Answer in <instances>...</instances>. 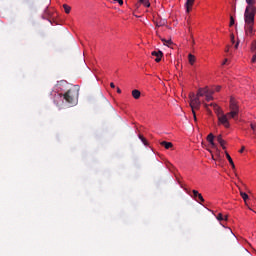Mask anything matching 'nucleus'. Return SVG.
<instances>
[{
    "label": "nucleus",
    "mask_w": 256,
    "mask_h": 256,
    "mask_svg": "<svg viewBox=\"0 0 256 256\" xmlns=\"http://www.w3.org/2000/svg\"><path fill=\"white\" fill-rule=\"evenodd\" d=\"M138 137L142 141L143 145H145L146 147H147V145H149V142H147V139H145V137H143V135L139 134Z\"/></svg>",
    "instance_id": "nucleus-16"
},
{
    "label": "nucleus",
    "mask_w": 256,
    "mask_h": 256,
    "mask_svg": "<svg viewBox=\"0 0 256 256\" xmlns=\"http://www.w3.org/2000/svg\"><path fill=\"white\" fill-rule=\"evenodd\" d=\"M110 87H111L112 89H115V83L111 82V83H110Z\"/></svg>",
    "instance_id": "nucleus-33"
},
{
    "label": "nucleus",
    "mask_w": 256,
    "mask_h": 256,
    "mask_svg": "<svg viewBox=\"0 0 256 256\" xmlns=\"http://www.w3.org/2000/svg\"><path fill=\"white\" fill-rule=\"evenodd\" d=\"M250 127H251V129H252L253 131H255V127H256L255 124H251Z\"/></svg>",
    "instance_id": "nucleus-34"
},
{
    "label": "nucleus",
    "mask_w": 256,
    "mask_h": 256,
    "mask_svg": "<svg viewBox=\"0 0 256 256\" xmlns=\"http://www.w3.org/2000/svg\"><path fill=\"white\" fill-rule=\"evenodd\" d=\"M227 63V59L224 60V62L222 63V65H225Z\"/></svg>",
    "instance_id": "nucleus-38"
},
{
    "label": "nucleus",
    "mask_w": 256,
    "mask_h": 256,
    "mask_svg": "<svg viewBox=\"0 0 256 256\" xmlns=\"http://www.w3.org/2000/svg\"><path fill=\"white\" fill-rule=\"evenodd\" d=\"M206 101H213V96L209 95V94H206Z\"/></svg>",
    "instance_id": "nucleus-27"
},
{
    "label": "nucleus",
    "mask_w": 256,
    "mask_h": 256,
    "mask_svg": "<svg viewBox=\"0 0 256 256\" xmlns=\"http://www.w3.org/2000/svg\"><path fill=\"white\" fill-rule=\"evenodd\" d=\"M216 141H218V143H223V136L222 135H218L217 137H216Z\"/></svg>",
    "instance_id": "nucleus-22"
},
{
    "label": "nucleus",
    "mask_w": 256,
    "mask_h": 256,
    "mask_svg": "<svg viewBox=\"0 0 256 256\" xmlns=\"http://www.w3.org/2000/svg\"><path fill=\"white\" fill-rule=\"evenodd\" d=\"M210 107H213L214 112L216 113V116L218 118V125H223L225 129H229V127H231V123L229 122L227 114L223 112V109H221V107L214 103H211Z\"/></svg>",
    "instance_id": "nucleus-2"
},
{
    "label": "nucleus",
    "mask_w": 256,
    "mask_h": 256,
    "mask_svg": "<svg viewBox=\"0 0 256 256\" xmlns=\"http://www.w3.org/2000/svg\"><path fill=\"white\" fill-rule=\"evenodd\" d=\"M151 55L155 58L156 63H159L163 57V52L161 50L153 51Z\"/></svg>",
    "instance_id": "nucleus-7"
},
{
    "label": "nucleus",
    "mask_w": 256,
    "mask_h": 256,
    "mask_svg": "<svg viewBox=\"0 0 256 256\" xmlns=\"http://www.w3.org/2000/svg\"><path fill=\"white\" fill-rule=\"evenodd\" d=\"M160 145H161L162 147H165V149H171V148H173V143L167 142V141H162V142H160Z\"/></svg>",
    "instance_id": "nucleus-11"
},
{
    "label": "nucleus",
    "mask_w": 256,
    "mask_h": 256,
    "mask_svg": "<svg viewBox=\"0 0 256 256\" xmlns=\"http://www.w3.org/2000/svg\"><path fill=\"white\" fill-rule=\"evenodd\" d=\"M204 107H205V109H209V104L204 103Z\"/></svg>",
    "instance_id": "nucleus-36"
},
{
    "label": "nucleus",
    "mask_w": 256,
    "mask_h": 256,
    "mask_svg": "<svg viewBox=\"0 0 256 256\" xmlns=\"http://www.w3.org/2000/svg\"><path fill=\"white\" fill-rule=\"evenodd\" d=\"M216 219H217L218 221H223V219H224L223 214H222V213H219V214L217 215Z\"/></svg>",
    "instance_id": "nucleus-26"
},
{
    "label": "nucleus",
    "mask_w": 256,
    "mask_h": 256,
    "mask_svg": "<svg viewBox=\"0 0 256 256\" xmlns=\"http://www.w3.org/2000/svg\"><path fill=\"white\" fill-rule=\"evenodd\" d=\"M163 45H166V47H171V45H173V41L171 39L167 40L165 38L161 39Z\"/></svg>",
    "instance_id": "nucleus-14"
},
{
    "label": "nucleus",
    "mask_w": 256,
    "mask_h": 256,
    "mask_svg": "<svg viewBox=\"0 0 256 256\" xmlns=\"http://www.w3.org/2000/svg\"><path fill=\"white\" fill-rule=\"evenodd\" d=\"M63 8H64L65 13H67V14L71 13V8H70L69 5L64 4V5H63Z\"/></svg>",
    "instance_id": "nucleus-19"
},
{
    "label": "nucleus",
    "mask_w": 256,
    "mask_h": 256,
    "mask_svg": "<svg viewBox=\"0 0 256 256\" xmlns=\"http://www.w3.org/2000/svg\"><path fill=\"white\" fill-rule=\"evenodd\" d=\"M238 47H239V42H237V43L235 44V49H238Z\"/></svg>",
    "instance_id": "nucleus-37"
},
{
    "label": "nucleus",
    "mask_w": 256,
    "mask_h": 256,
    "mask_svg": "<svg viewBox=\"0 0 256 256\" xmlns=\"http://www.w3.org/2000/svg\"><path fill=\"white\" fill-rule=\"evenodd\" d=\"M219 145L222 147V149H227V147H225V145H227V142L225 140L220 142Z\"/></svg>",
    "instance_id": "nucleus-24"
},
{
    "label": "nucleus",
    "mask_w": 256,
    "mask_h": 256,
    "mask_svg": "<svg viewBox=\"0 0 256 256\" xmlns=\"http://www.w3.org/2000/svg\"><path fill=\"white\" fill-rule=\"evenodd\" d=\"M194 121H197V114L195 113V110H192Z\"/></svg>",
    "instance_id": "nucleus-28"
},
{
    "label": "nucleus",
    "mask_w": 256,
    "mask_h": 256,
    "mask_svg": "<svg viewBox=\"0 0 256 256\" xmlns=\"http://www.w3.org/2000/svg\"><path fill=\"white\" fill-rule=\"evenodd\" d=\"M243 151H245V146H242V148L240 149L239 153H243Z\"/></svg>",
    "instance_id": "nucleus-35"
},
{
    "label": "nucleus",
    "mask_w": 256,
    "mask_h": 256,
    "mask_svg": "<svg viewBox=\"0 0 256 256\" xmlns=\"http://www.w3.org/2000/svg\"><path fill=\"white\" fill-rule=\"evenodd\" d=\"M240 195L245 203H247V199H249V195L245 192H240Z\"/></svg>",
    "instance_id": "nucleus-18"
},
{
    "label": "nucleus",
    "mask_w": 256,
    "mask_h": 256,
    "mask_svg": "<svg viewBox=\"0 0 256 256\" xmlns=\"http://www.w3.org/2000/svg\"><path fill=\"white\" fill-rule=\"evenodd\" d=\"M214 91H216L217 93H219V91H221V86H216Z\"/></svg>",
    "instance_id": "nucleus-29"
},
{
    "label": "nucleus",
    "mask_w": 256,
    "mask_h": 256,
    "mask_svg": "<svg viewBox=\"0 0 256 256\" xmlns=\"http://www.w3.org/2000/svg\"><path fill=\"white\" fill-rule=\"evenodd\" d=\"M235 25V18L233 16L230 17V27H233Z\"/></svg>",
    "instance_id": "nucleus-25"
},
{
    "label": "nucleus",
    "mask_w": 256,
    "mask_h": 256,
    "mask_svg": "<svg viewBox=\"0 0 256 256\" xmlns=\"http://www.w3.org/2000/svg\"><path fill=\"white\" fill-rule=\"evenodd\" d=\"M231 42L235 43V35H233V34L231 35Z\"/></svg>",
    "instance_id": "nucleus-31"
},
{
    "label": "nucleus",
    "mask_w": 256,
    "mask_h": 256,
    "mask_svg": "<svg viewBox=\"0 0 256 256\" xmlns=\"http://www.w3.org/2000/svg\"><path fill=\"white\" fill-rule=\"evenodd\" d=\"M195 3V0H187L185 3L186 7V13H190L191 9H193V4Z\"/></svg>",
    "instance_id": "nucleus-9"
},
{
    "label": "nucleus",
    "mask_w": 256,
    "mask_h": 256,
    "mask_svg": "<svg viewBox=\"0 0 256 256\" xmlns=\"http://www.w3.org/2000/svg\"><path fill=\"white\" fill-rule=\"evenodd\" d=\"M117 93H121V89L120 88H117Z\"/></svg>",
    "instance_id": "nucleus-39"
},
{
    "label": "nucleus",
    "mask_w": 256,
    "mask_h": 256,
    "mask_svg": "<svg viewBox=\"0 0 256 256\" xmlns=\"http://www.w3.org/2000/svg\"><path fill=\"white\" fill-rule=\"evenodd\" d=\"M138 3L144 7H151V2H149V0H138Z\"/></svg>",
    "instance_id": "nucleus-13"
},
{
    "label": "nucleus",
    "mask_w": 256,
    "mask_h": 256,
    "mask_svg": "<svg viewBox=\"0 0 256 256\" xmlns=\"http://www.w3.org/2000/svg\"><path fill=\"white\" fill-rule=\"evenodd\" d=\"M192 197L193 199H195V201H197V203H205V199L203 198V195L201 193H199V191L197 190H192Z\"/></svg>",
    "instance_id": "nucleus-6"
},
{
    "label": "nucleus",
    "mask_w": 256,
    "mask_h": 256,
    "mask_svg": "<svg viewBox=\"0 0 256 256\" xmlns=\"http://www.w3.org/2000/svg\"><path fill=\"white\" fill-rule=\"evenodd\" d=\"M226 115L228 117V121L229 119H237V117H239V106L233 98L230 99V112L226 113Z\"/></svg>",
    "instance_id": "nucleus-4"
},
{
    "label": "nucleus",
    "mask_w": 256,
    "mask_h": 256,
    "mask_svg": "<svg viewBox=\"0 0 256 256\" xmlns=\"http://www.w3.org/2000/svg\"><path fill=\"white\" fill-rule=\"evenodd\" d=\"M188 61H189L190 65H193L195 63V56H193V54H189Z\"/></svg>",
    "instance_id": "nucleus-17"
},
{
    "label": "nucleus",
    "mask_w": 256,
    "mask_h": 256,
    "mask_svg": "<svg viewBox=\"0 0 256 256\" xmlns=\"http://www.w3.org/2000/svg\"><path fill=\"white\" fill-rule=\"evenodd\" d=\"M214 93H215V90L209 89V88L207 87V93H206V95H211V96H213Z\"/></svg>",
    "instance_id": "nucleus-21"
},
{
    "label": "nucleus",
    "mask_w": 256,
    "mask_h": 256,
    "mask_svg": "<svg viewBox=\"0 0 256 256\" xmlns=\"http://www.w3.org/2000/svg\"><path fill=\"white\" fill-rule=\"evenodd\" d=\"M63 99L66 103H69V105H77V101H79V88L75 86L70 88L63 94Z\"/></svg>",
    "instance_id": "nucleus-3"
},
{
    "label": "nucleus",
    "mask_w": 256,
    "mask_h": 256,
    "mask_svg": "<svg viewBox=\"0 0 256 256\" xmlns=\"http://www.w3.org/2000/svg\"><path fill=\"white\" fill-rule=\"evenodd\" d=\"M227 219H228V216H225L224 219H223V221H227Z\"/></svg>",
    "instance_id": "nucleus-40"
},
{
    "label": "nucleus",
    "mask_w": 256,
    "mask_h": 256,
    "mask_svg": "<svg viewBox=\"0 0 256 256\" xmlns=\"http://www.w3.org/2000/svg\"><path fill=\"white\" fill-rule=\"evenodd\" d=\"M252 63H256V53L253 55V57H252Z\"/></svg>",
    "instance_id": "nucleus-30"
},
{
    "label": "nucleus",
    "mask_w": 256,
    "mask_h": 256,
    "mask_svg": "<svg viewBox=\"0 0 256 256\" xmlns=\"http://www.w3.org/2000/svg\"><path fill=\"white\" fill-rule=\"evenodd\" d=\"M155 25H156V27H163V25H165V22H162V21L157 22V21H155Z\"/></svg>",
    "instance_id": "nucleus-23"
},
{
    "label": "nucleus",
    "mask_w": 256,
    "mask_h": 256,
    "mask_svg": "<svg viewBox=\"0 0 256 256\" xmlns=\"http://www.w3.org/2000/svg\"><path fill=\"white\" fill-rule=\"evenodd\" d=\"M132 97H134L135 99H139L141 97V91L133 90L132 91Z\"/></svg>",
    "instance_id": "nucleus-15"
},
{
    "label": "nucleus",
    "mask_w": 256,
    "mask_h": 256,
    "mask_svg": "<svg viewBox=\"0 0 256 256\" xmlns=\"http://www.w3.org/2000/svg\"><path fill=\"white\" fill-rule=\"evenodd\" d=\"M136 7H139V4H136Z\"/></svg>",
    "instance_id": "nucleus-43"
},
{
    "label": "nucleus",
    "mask_w": 256,
    "mask_h": 256,
    "mask_svg": "<svg viewBox=\"0 0 256 256\" xmlns=\"http://www.w3.org/2000/svg\"><path fill=\"white\" fill-rule=\"evenodd\" d=\"M226 158L228 159L232 169H235V163L233 162V158H231V155H229L228 152H225Z\"/></svg>",
    "instance_id": "nucleus-12"
},
{
    "label": "nucleus",
    "mask_w": 256,
    "mask_h": 256,
    "mask_svg": "<svg viewBox=\"0 0 256 256\" xmlns=\"http://www.w3.org/2000/svg\"><path fill=\"white\" fill-rule=\"evenodd\" d=\"M214 139H215V136L213 135V133H210L207 136V141L208 143H210L212 149H217V144H215Z\"/></svg>",
    "instance_id": "nucleus-8"
},
{
    "label": "nucleus",
    "mask_w": 256,
    "mask_h": 256,
    "mask_svg": "<svg viewBox=\"0 0 256 256\" xmlns=\"http://www.w3.org/2000/svg\"><path fill=\"white\" fill-rule=\"evenodd\" d=\"M117 1V3H119V5H123V0H114Z\"/></svg>",
    "instance_id": "nucleus-32"
},
{
    "label": "nucleus",
    "mask_w": 256,
    "mask_h": 256,
    "mask_svg": "<svg viewBox=\"0 0 256 256\" xmlns=\"http://www.w3.org/2000/svg\"><path fill=\"white\" fill-rule=\"evenodd\" d=\"M256 0H246L247 6L244 12L245 33L247 36H253V27L255 25V7Z\"/></svg>",
    "instance_id": "nucleus-1"
},
{
    "label": "nucleus",
    "mask_w": 256,
    "mask_h": 256,
    "mask_svg": "<svg viewBox=\"0 0 256 256\" xmlns=\"http://www.w3.org/2000/svg\"><path fill=\"white\" fill-rule=\"evenodd\" d=\"M190 107L192 111L201 109V100L195 94L190 95Z\"/></svg>",
    "instance_id": "nucleus-5"
},
{
    "label": "nucleus",
    "mask_w": 256,
    "mask_h": 256,
    "mask_svg": "<svg viewBox=\"0 0 256 256\" xmlns=\"http://www.w3.org/2000/svg\"><path fill=\"white\" fill-rule=\"evenodd\" d=\"M226 53H229V48L226 49Z\"/></svg>",
    "instance_id": "nucleus-41"
},
{
    "label": "nucleus",
    "mask_w": 256,
    "mask_h": 256,
    "mask_svg": "<svg viewBox=\"0 0 256 256\" xmlns=\"http://www.w3.org/2000/svg\"><path fill=\"white\" fill-rule=\"evenodd\" d=\"M251 51H252V53H256V40H254V41L252 42Z\"/></svg>",
    "instance_id": "nucleus-20"
},
{
    "label": "nucleus",
    "mask_w": 256,
    "mask_h": 256,
    "mask_svg": "<svg viewBox=\"0 0 256 256\" xmlns=\"http://www.w3.org/2000/svg\"><path fill=\"white\" fill-rule=\"evenodd\" d=\"M207 95V87L205 88H200L196 94V97H205Z\"/></svg>",
    "instance_id": "nucleus-10"
},
{
    "label": "nucleus",
    "mask_w": 256,
    "mask_h": 256,
    "mask_svg": "<svg viewBox=\"0 0 256 256\" xmlns=\"http://www.w3.org/2000/svg\"><path fill=\"white\" fill-rule=\"evenodd\" d=\"M229 230H230V233H232V235H233V231L231 229H229Z\"/></svg>",
    "instance_id": "nucleus-42"
}]
</instances>
